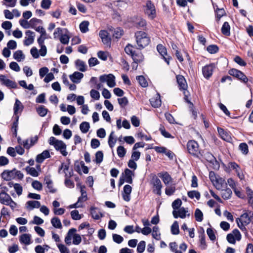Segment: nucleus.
Instances as JSON below:
<instances>
[{"label": "nucleus", "mask_w": 253, "mask_h": 253, "mask_svg": "<svg viewBox=\"0 0 253 253\" xmlns=\"http://www.w3.org/2000/svg\"><path fill=\"white\" fill-rule=\"evenodd\" d=\"M135 37L137 44L140 49H142L147 46L150 42V38L143 31H139L135 32Z\"/></svg>", "instance_id": "1"}, {"label": "nucleus", "mask_w": 253, "mask_h": 253, "mask_svg": "<svg viewBox=\"0 0 253 253\" xmlns=\"http://www.w3.org/2000/svg\"><path fill=\"white\" fill-rule=\"evenodd\" d=\"M144 11L146 15L151 19H153L156 16V11L154 3L151 0H147L144 6Z\"/></svg>", "instance_id": "2"}, {"label": "nucleus", "mask_w": 253, "mask_h": 253, "mask_svg": "<svg viewBox=\"0 0 253 253\" xmlns=\"http://www.w3.org/2000/svg\"><path fill=\"white\" fill-rule=\"evenodd\" d=\"M187 149L189 154L198 157L200 154L199 145L195 140H189L187 144Z\"/></svg>", "instance_id": "3"}, {"label": "nucleus", "mask_w": 253, "mask_h": 253, "mask_svg": "<svg viewBox=\"0 0 253 253\" xmlns=\"http://www.w3.org/2000/svg\"><path fill=\"white\" fill-rule=\"evenodd\" d=\"M241 234L237 229H234L232 233L228 234L227 235L226 239L227 241L232 244L236 243V240L239 241L241 239Z\"/></svg>", "instance_id": "4"}, {"label": "nucleus", "mask_w": 253, "mask_h": 253, "mask_svg": "<svg viewBox=\"0 0 253 253\" xmlns=\"http://www.w3.org/2000/svg\"><path fill=\"white\" fill-rule=\"evenodd\" d=\"M99 80L102 83L106 82L110 87H113L116 85L115 77L113 74L101 75L99 77Z\"/></svg>", "instance_id": "5"}, {"label": "nucleus", "mask_w": 253, "mask_h": 253, "mask_svg": "<svg viewBox=\"0 0 253 253\" xmlns=\"http://www.w3.org/2000/svg\"><path fill=\"white\" fill-rule=\"evenodd\" d=\"M228 73L230 76L237 78L244 83H247L248 81V79L247 76L242 72L237 69L234 68L230 69Z\"/></svg>", "instance_id": "6"}, {"label": "nucleus", "mask_w": 253, "mask_h": 253, "mask_svg": "<svg viewBox=\"0 0 253 253\" xmlns=\"http://www.w3.org/2000/svg\"><path fill=\"white\" fill-rule=\"evenodd\" d=\"M151 184L154 187L153 192L160 196L162 193V184L160 179L156 175H154L151 180Z\"/></svg>", "instance_id": "7"}, {"label": "nucleus", "mask_w": 253, "mask_h": 253, "mask_svg": "<svg viewBox=\"0 0 253 253\" xmlns=\"http://www.w3.org/2000/svg\"><path fill=\"white\" fill-rule=\"evenodd\" d=\"M0 81L2 84L11 88H16L17 87V84L6 78L5 75H0Z\"/></svg>", "instance_id": "8"}, {"label": "nucleus", "mask_w": 253, "mask_h": 253, "mask_svg": "<svg viewBox=\"0 0 253 253\" xmlns=\"http://www.w3.org/2000/svg\"><path fill=\"white\" fill-rule=\"evenodd\" d=\"M215 65L213 64H210L205 66L202 69V73L204 77L209 79L212 75Z\"/></svg>", "instance_id": "9"}, {"label": "nucleus", "mask_w": 253, "mask_h": 253, "mask_svg": "<svg viewBox=\"0 0 253 253\" xmlns=\"http://www.w3.org/2000/svg\"><path fill=\"white\" fill-rule=\"evenodd\" d=\"M251 211L249 213L245 212L243 213L239 218H237L236 220V222H240L248 225L252 221V217L251 215Z\"/></svg>", "instance_id": "10"}, {"label": "nucleus", "mask_w": 253, "mask_h": 253, "mask_svg": "<svg viewBox=\"0 0 253 253\" xmlns=\"http://www.w3.org/2000/svg\"><path fill=\"white\" fill-rule=\"evenodd\" d=\"M99 36L101 39L104 44L110 46L111 43V38L109 37V34L106 30H101L99 33Z\"/></svg>", "instance_id": "11"}, {"label": "nucleus", "mask_w": 253, "mask_h": 253, "mask_svg": "<svg viewBox=\"0 0 253 253\" xmlns=\"http://www.w3.org/2000/svg\"><path fill=\"white\" fill-rule=\"evenodd\" d=\"M55 149L57 151H59L64 156H66L68 152L66 151V145L62 140H59L54 146Z\"/></svg>", "instance_id": "12"}, {"label": "nucleus", "mask_w": 253, "mask_h": 253, "mask_svg": "<svg viewBox=\"0 0 253 253\" xmlns=\"http://www.w3.org/2000/svg\"><path fill=\"white\" fill-rule=\"evenodd\" d=\"M26 35L28 37H25L24 41V44L28 46L32 44L34 41L35 33L32 31L28 30L25 32Z\"/></svg>", "instance_id": "13"}, {"label": "nucleus", "mask_w": 253, "mask_h": 253, "mask_svg": "<svg viewBox=\"0 0 253 253\" xmlns=\"http://www.w3.org/2000/svg\"><path fill=\"white\" fill-rule=\"evenodd\" d=\"M188 212V211L183 208H180L177 211L173 210L172 211V214L175 218L180 217L181 218H184L186 216V213Z\"/></svg>", "instance_id": "14"}, {"label": "nucleus", "mask_w": 253, "mask_h": 253, "mask_svg": "<svg viewBox=\"0 0 253 253\" xmlns=\"http://www.w3.org/2000/svg\"><path fill=\"white\" fill-rule=\"evenodd\" d=\"M132 191V188L129 185H126L124 187L123 192V199L126 202H128L130 200V193Z\"/></svg>", "instance_id": "15"}, {"label": "nucleus", "mask_w": 253, "mask_h": 253, "mask_svg": "<svg viewBox=\"0 0 253 253\" xmlns=\"http://www.w3.org/2000/svg\"><path fill=\"white\" fill-rule=\"evenodd\" d=\"M158 175L162 179L166 185H169L170 182H172V177L167 171L160 172L158 174Z\"/></svg>", "instance_id": "16"}, {"label": "nucleus", "mask_w": 253, "mask_h": 253, "mask_svg": "<svg viewBox=\"0 0 253 253\" xmlns=\"http://www.w3.org/2000/svg\"><path fill=\"white\" fill-rule=\"evenodd\" d=\"M90 214L91 217L95 220H98L103 216V214L100 209L94 207L90 208Z\"/></svg>", "instance_id": "17"}, {"label": "nucleus", "mask_w": 253, "mask_h": 253, "mask_svg": "<svg viewBox=\"0 0 253 253\" xmlns=\"http://www.w3.org/2000/svg\"><path fill=\"white\" fill-rule=\"evenodd\" d=\"M123 178L125 179V181L129 184L132 183V176L134 175L133 172L128 169H126L124 173H123Z\"/></svg>", "instance_id": "18"}, {"label": "nucleus", "mask_w": 253, "mask_h": 253, "mask_svg": "<svg viewBox=\"0 0 253 253\" xmlns=\"http://www.w3.org/2000/svg\"><path fill=\"white\" fill-rule=\"evenodd\" d=\"M50 157V155L49 152L46 150L37 156L36 161L38 163H42L45 159Z\"/></svg>", "instance_id": "19"}, {"label": "nucleus", "mask_w": 253, "mask_h": 253, "mask_svg": "<svg viewBox=\"0 0 253 253\" xmlns=\"http://www.w3.org/2000/svg\"><path fill=\"white\" fill-rule=\"evenodd\" d=\"M176 80L179 89L186 90L187 87V84L184 77L182 75H177L176 76Z\"/></svg>", "instance_id": "20"}, {"label": "nucleus", "mask_w": 253, "mask_h": 253, "mask_svg": "<svg viewBox=\"0 0 253 253\" xmlns=\"http://www.w3.org/2000/svg\"><path fill=\"white\" fill-rule=\"evenodd\" d=\"M24 108V106L20 101L18 99L15 100V102L13 107L14 114L15 116H18L17 114H21Z\"/></svg>", "instance_id": "21"}, {"label": "nucleus", "mask_w": 253, "mask_h": 253, "mask_svg": "<svg viewBox=\"0 0 253 253\" xmlns=\"http://www.w3.org/2000/svg\"><path fill=\"white\" fill-rule=\"evenodd\" d=\"M217 131L221 138L223 140L227 142L230 141L231 137L227 131L224 130V129L221 127H217Z\"/></svg>", "instance_id": "22"}, {"label": "nucleus", "mask_w": 253, "mask_h": 253, "mask_svg": "<svg viewBox=\"0 0 253 253\" xmlns=\"http://www.w3.org/2000/svg\"><path fill=\"white\" fill-rule=\"evenodd\" d=\"M84 74L82 73L75 72L70 76V79L74 83H79L81 80L83 78Z\"/></svg>", "instance_id": "23"}, {"label": "nucleus", "mask_w": 253, "mask_h": 253, "mask_svg": "<svg viewBox=\"0 0 253 253\" xmlns=\"http://www.w3.org/2000/svg\"><path fill=\"white\" fill-rule=\"evenodd\" d=\"M26 208L30 210L41 207V203L38 201H29L26 203Z\"/></svg>", "instance_id": "24"}, {"label": "nucleus", "mask_w": 253, "mask_h": 253, "mask_svg": "<svg viewBox=\"0 0 253 253\" xmlns=\"http://www.w3.org/2000/svg\"><path fill=\"white\" fill-rule=\"evenodd\" d=\"M76 232L75 228L70 229L65 238V242L66 244L70 245L71 244L72 238L73 237L74 234Z\"/></svg>", "instance_id": "25"}, {"label": "nucleus", "mask_w": 253, "mask_h": 253, "mask_svg": "<svg viewBox=\"0 0 253 253\" xmlns=\"http://www.w3.org/2000/svg\"><path fill=\"white\" fill-rule=\"evenodd\" d=\"M131 57L135 64L142 62L144 59L143 55L141 52H135Z\"/></svg>", "instance_id": "26"}, {"label": "nucleus", "mask_w": 253, "mask_h": 253, "mask_svg": "<svg viewBox=\"0 0 253 253\" xmlns=\"http://www.w3.org/2000/svg\"><path fill=\"white\" fill-rule=\"evenodd\" d=\"M221 195L222 198L224 200H228L231 198L232 192L229 188H226L224 189H221Z\"/></svg>", "instance_id": "27"}, {"label": "nucleus", "mask_w": 253, "mask_h": 253, "mask_svg": "<svg viewBox=\"0 0 253 253\" xmlns=\"http://www.w3.org/2000/svg\"><path fill=\"white\" fill-rule=\"evenodd\" d=\"M14 170H12L10 171L9 170H4L1 173V177L3 179L6 181L10 180L13 177Z\"/></svg>", "instance_id": "28"}, {"label": "nucleus", "mask_w": 253, "mask_h": 253, "mask_svg": "<svg viewBox=\"0 0 253 253\" xmlns=\"http://www.w3.org/2000/svg\"><path fill=\"white\" fill-rule=\"evenodd\" d=\"M135 26L138 29L146 30L147 22L145 19L140 18L138 19L135 23Z\"/></svg>", "instance_id": "29"}, {"label": "nucleus", "mask_w": 253, "mask_h": 253, "mask_svg": "<svg viewBox=\"0 0 253 253\" xmlns=\"http://www.w3.org/2000/svg\"><path fill=\"white\" fill-rule=\"evenodd\" d=\"M226 184L224 179L218 177L214 186L217 190H221L226 186Z\"/></svg>", "instance_id": "30"}, {"label": "nucleus", "mask_w": 253, "mask_h": 253, "mask_svg": "<svg viewBox=\"0 0 253 253\" xmlns=\"http://www.w3.org/2000/svg\"><path fill=\"white\" fill-rule=\"evenodd\" d=\"M11 200V198L7 193L0 194V202L2 204L6 205L8 204L9 202H10Z\"/></svg>", "instance_id": "31"}, {"label": "nucleus", "mask_w": 253, "mask_h": 253, "mask_svg": "<svg viewBox=\"0 0 253 253\" xmlns=\"http://www.w3.org/2000/svg\"><path fill=\"white\" fill-rule=\"evenodd\" d=\"M204 158L209 163L214 165V163L217 164V162L214 156L210 152H206L204 154Z\"/></svg>", "instance_id": "32"}, {"label": "nucleus", "mask_w": 253, "mask_h": 253, "mask_svg": "<svg viewBox=\"0 0 253 253\" xmlns=\"http://www.w3.org/2000/svg\"><path fill=\"white\" fill-rule=\"evenodd\" d=\"M19 241L21 243L27 245H29L31 244V235L28 234H23L20 237Z\"/></svg>", "instance_id": "33"}, {"label": "nucleus", "mask_w": 253, "mask_h": 253, "mask_svg": "<svg viewBox=\"0 0 253 253\" xmlns=\"http://www.w3.org/2000/svg\"><path fill=\"white\" fill-rule=\"evenodd\" d=\"M216 13V18L218 21L225 14V11L223 8H219L217 5H213Z\"/></svg>", "instance_id": "34"}, {"label": "nucleus", "mask_w": 253, "mask_h": 253, "mask_svg": "<svg viewBox=\"0 0 253 253\" xmlns=\"http://www.w3.org/2000/svg\"><path fill=\"white\" fill-rule=\"evenodd\" d=\"M222 33L227 36L230 35V26L227 22H225L221 28Z\"/></svg>", "instance_id": "35"}, {"label": "nucleus", "mask_w": 253, "mask_h": 253, "mask_svg": "<svg viewBox=\"0 0 253 253\" xmlns=\"http://www.w3.org/2000/svg\"><path fill=\"white\" fill-rule=\"evenodd\" d=\"M84 188H85L84 186H81V196L78 198V203H82L87 199L86 192L84 190Z\"/></svg>", "instance_id": "36"}, {"label": "nucleus", "mask_w": 253, "mask_h": 253, "mask_svg": "<svg viewBox=\"0 0 253 253\" xmlns=\"http://www.w3.org/2000/svg\"><path fill=\"white\" fill-rule=\"evenodd\" d=\"M75 64L77 68L80 71L84 72L86 71V66L83 61L80 59H77L75 62Z\"/></svg>", "instance_id": "37"}, {"label": "nucleus", "mask_w": 253, "mask_h": 253, "mask_svg": "<svg viewBox=\"0 0 253 253\" xmlns=\"http://www.w3.org/2000/svg\"><path fill=\"white\" fill-rule=\"evenodd\" d=\"M25 55L21 50H18L15 51L13 54V58L18 62H20L25 59Z\"/></svg>", "instance_id": "38"}, {"label": "nucleus", "mask_w": 253, "mask_h": 253, "mask_svg": "<svg viewBox=\"0 0 253 253\" xmlns=\"http://www.w3.org/2000/svg\"><path fill=\"white\" fill-rule=\"evenodd\" d=\"M89 23L88 21H84L80 24V29L83 33H85L88 31V26Z\"/></svg>", "instance_id": "39"}, {"label": "nucleus", "mask_w": 253, "mask_h": 253, "mask_svg": "<svg viewBox=\"0 0 253 253\" xmlns=\"http://www.w3.org/2000/svg\"><path fill=\"white\" fill-rule=\"evenodd\" d=\"M152 235V237L156 240H160L161 234L159 232V228L158 226H155L153 227Z\"/></svg>", "instance_id": "40"}, {"label": "nucleus", "mask_w": 253, "mask_h": 253, "mask_svg": "<svg viewBox=\"0 0 253 253\" xmlns=\"http://www.w3.org/2000/svg\"><path fill=\"white\" fill-rule=\"evenodd\" d=\"M52 225L56 228L60 229L62 228V224L60 219L57 217H54L51 219Z\"/></svg>", "instance_id": "41"}, {"label": "nucleus", "mask_w": 253, "mask_h": 253, "mask_svg": "<svg viewBox=\"0 0 253 253\" xmlns=\"http://www.w3.org/2000/svg\"><path fill=\"white\" fill-rule=\"evenodd\" d=\"M38 114L41 117H44L48 112V109L46 108L44 106L41 105L36 109Z\"/></svg>", "instance_id": "42"}, {"label": "nucleus", "mask_w": 253, "mask_h": 253, "mask_svg": "<svg viewBox=\"0 0 253 253\" xmlns=\"http://www.w3.org/2000/svg\"><path fill=\"white\" fill-rule=\"evenodd\" d=\"M89 128V124L87 122H83L80 125V130L84 133H86L88 131Z\"/></svg>", "instance_id": "43"}, {"label": "nucleus", "mask_w": 253, "mask_h": 253, "mask_svg": "<svg viewBox=\"0 0 253 253\" xmlns=\"http://www.w3.org/2000/svg\"><path fill=\"white\" fill-rule=\"evenodd\" d=\"M187 195L190 198L193 199L195 198L197 200H199L201 197L200 192L195 190L188 191Z\"/></svg>", "instance_id": "44"}, {"label": "nucleus", "mask_w": 253, "mask_h": 253, "mask_svg": "<svg viewBox=\"0 0 253 253\" xmlns=\"http://www.w3.org/2000/svg\"><path fill=\"white\" fill-rule=\"evenodd\" d=\"M176 190L175 187L174 185H167L165 189L166 194L168 196H171L174 194Z\"/></svg>", "instance_id": "45"}, {"label": "nucleus", "mask_w": 253, "mask_h": 253, "mask_svg": "<svg viewBox=\"0 0 253 253\" xmlns=\"http://www.w3.org/2000/svg\"><path fill=\"white\" fill-rule=\"evenodd\" d=\"M195 219L198 222H201L203 219V213L202 211L199 209H196L194 213Z\"/></svg>", "instance_id": "46"}, {"label": "nucleus", "mask_w": 253, "mask_h": 253, "mask_svg": "<svg viewBox=\"0 0 253 253\" xmlns=\"http://www.w3.org/2000/svg\"><path fill=\"white\" fill-rule=\"evenodd\" d=\"M171 232L173 235H177L179 233V226L177 221H175L171 226Z\"/></svg>", "instance_id": "47"}, {"label": "nucleus", "mask_w": 253, "mask_h": 253, "mask_svg": "<svg viewBox=\"0 0 253 253\" xmlns=\"http://www.w3.org/2000/svg\"><path fill=\"white\" fill-rule=\"evenodd\" d=\"M157 49L158 52L163 57L167 55V51L166 48L161 44H159L157 46Z\"/></svg>", "instance_id": "48"}, {"label": "nucleus", "mask_w": 253, "mask_h": 253, "mask_svg": "<svg viewBox=\"0 0 253 253\" xmlns=\"http://www.w3.org/2000/svg\"><path fill=\"white\" fill-rule=\"evenodd\" d=\"M150 101L151 105L154 108H158L161 105V100L160 98H151Z\"/></svg>", "instance_id": "49"}, {"label": "nucleus", "mask_w": 253, "mask_h": 253, "mask_svg": "<svg viewBox=\"0 0 253 253\" xmlns=\"http://www.w3.org/2000/svg\"><path fill=\"white\" fill-rule=\"evenodd\" d=\"M136 80L138 81L139 84L143 87H145L148 85V83L147 82L145 78L143 76H139L136 77Z\"/></svg>", "instance_id": "50"}, {"label": "nucleus", "mask_w": 253, "mask_h": 253, "mask_svg": "<svg viewBox=\"0 0 253 253\" xmlns=\"http://www.w3.org/2000/svg\"><path fill=\"white\" fill-rule=\"evenodd\" d=\"M239 149L244 155H247L249 152L248 146L246 143H240L239 146Z\"/></svg>", "instance_id": "51"}, {"label": "nucleus", "mask_w": 253, "mask_h": 253, "mask_svg": "<svg viewBox=\"0 0 253 253\" xmlns=\"http://www.w3.org/2000/svg\"><path fill=\"white\" fill-rule=\"evenodd\" d=\"M103 159V153L102 151H97L95 154V162L96 164L101 163Z\"/></svg>", "instance_id": "52"}, {"label": "nucleus", "mask_w": 253, "mask_h": 253, "mask_svg": "<svg viewBox=\"0 0 253 253\" xmlns=\"http://www.w3.org/2000/svg\"><path fill=\"white\" fill-rule=\"evenodd\" d=\"M114 132L112 131L109 136L108 138V144L111 148H113L117 141L116 139L114 138Z\"/></svg>", "instance_id": "53"}, {"label": "nucleus", "mask_w": 253, "mask_h": 253, "mask_svg": "<svg viewBox=\"0 0 253 253\" xmlns=\"http://www.w3.org/2000/svg\"><path fill=\"white\" fill-rule=\"evenodd\" d=\"M207 49L209 53L213 54L217 52L219 48L216 45L211 44L208 46Z\"/></svg>", "instance_id": "54"}, {"label": "nucleus", "mask_w": 253, "mask_h": 253, "mask_svg": "<svg viewBox=\"0 0 253 253\" xmlns=\"http://www.w3.org/2000/svg\"><path fill=\"white\" fill-rule=\"evenodd\" d=\"M28 173H29L32 176L36 177L39 175L38 172L33 167H27L26 168Z\"/></svg>", "instance_id": "55"}, {"label": "nucleus", "mask_w": 253, "mask_h": 253, "mask_svg": "<svg viewBox=\"0 0 253 253\" xmlns=\"http://www.w3.org/2000/svg\"><path fill=\"white\" fill-rule=\"evenodd\" d=\"M117 154L120 158L124 157L126 154V150L123 146H120L117 148Z\"/></svg>", "instance_id": "56"}, {"label": "nucleus", "mask_w": 253, "mask_h": 253, "mask_svg": "<svg viewBox=\"0 0 253 253\" xmlns=\"http://www.w3.org/2000/svg\"><path fill=\"white\" fill-rule=\"evenodd\" d=\"M146 243L144 241H140L138 244L137 247V252L138 253H142L145 249Z\"/></svg>", "instance_id": "57"}, {"label": "nucleus", "mask_w": 253, "mask_h": 253, "mask_svg": "<svg viewBox=\"0 0 253 253\" xmlns=\"http://www.w3.org/2000/svg\"><path fill=\"white\" fill-rule=\"evenodd\" d=\"M82 241V238L79 234L74 233L73 237V244L75 245H79Z\"/></svg>", "instance_id": "58"}, {"label": "nucleus", "mask_w": 253, "mask_h": 253, "mask_svg": "<svg viewBox=\"0 0 253 253\" xmlns=\"http://www.w3.org/2000/svg\"><path fill=\"white\" fill-rule=\"evenodd\" d=\"M182 204V201L179 199L175 200L172 203V207L173 210H176L180 209V207Z\"/></svg>", "instance_id": "59"}, {"label": "nucleus", "mask_w": 253, "mask_h": 253, "mask_svg": "<svg viewBox=\"0 0 253 253\" xmlns=\"http://www.w3.org/2000/svg\"><path fill=\"white\" fill-rule=\"evenodd\" d=\"M118 101L122 108L125 107L128 104V100L126 97L118 98Z\"/></svg>", "instance_id": "60"}, {"label": "nucleus", "mask_w": 253, "mask_h": 253, "mask_svg": "<svg viewBox=\"0 0 253 253\" xmlns=\"http://www.w3.org/2000/svg\"><path fill=\"white\" fill-rule=\"evenodd\" d=\"M112 237L114 242L117 244H121L124 240L123 237L117 234H113Z\"/></svg>", "instance_id": "61"}, {"label": "nucleus", "mask_w": 253, "mask_h": 253, "mask_svg": "<svg viewBox=\"0 0 253 253\" xmlns=\"http://www.w3.org/2000/svg\"><path fill=\"white\" fill-rule=\"evenodd\" d=\"M123 30L121 28H117L115 30L113 37L116 39H119L123 34Z\"/></svg>", "instance_id": "62"}, {"label": "nucleus", "mask_w": 253, "mask_h": 253, "mask_svg": "<svg viewBox=\"0 0 253 253\" xmlns=\"http://www.w3.org/2000/svg\"><path fill=\"white\" fill-rule=\"evenodd\" d=\"M90 96L95 99V100H98L100 98V93L99 92L95 89H91L90 91Z\"/></svg>", "instance_id": "63"}, {"label": "nucleus", "mask_w": 253, "mask_h": 253, "mask_svg": "<svg viewBox=\"0 0 253 253\" xmlns=\"http://www.w3.org/2000/svg\"><path fill=\"white\" fill-rule=\"evenodd\" d=\"M61 253H70L69 249H68L64 245L60 244L57 245Z\"/></svg>", "instance_id": "64"}]
</instances>
